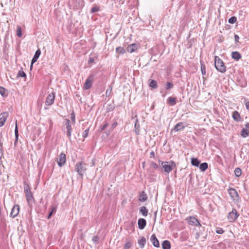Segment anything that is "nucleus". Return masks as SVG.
I'll list each match as a JSON object with an SVG mask.
<instances>
[{
    "label": "nucleus",
    "instance_id": "4c0bfd02",
    "mask_svg": "<svg viewBox=\"0 0 249 249\" xmlns=\"http://www.w3.org/2000/svg\"><path fill=\"white\" fill-rule=\"evenodd\" d=\"M112 89V87L111 85L109 86L108 88L107 89L106 91V96L107 97L109 96L111 94V91Z\"/></svg>",
    "mask_w": 249,
    "mask_h": 249
},
{
    "label": "nucleus",
    "instance_id": "603ef678",
    "mask_svg": "<svg viewBox=\"0 0 249 249\" xmlns=\"http://www.w3.org/2000/svg\"><path fill=\"white\" fill-rule=\"evenodd\" d=\"M3 151L2 148V142L1 140L0 139V154H2Z\"/></svg>",
    "mask_w": 249,
    "mask_h": 249
},
{
    "label": "nucleus",
    "instance_id": "c03bdc74",
    "mask_svg": "<svg viewBox=\"0 0 249 249\" xmlns=\"http://www.w3.org/2000/svg\"><path fill=\"white\" fill-rule=\"evenodd\" d=\"M56 211V208L55 207H53L52 209V210L51 211V212L49 213L48 215V219H49L50 218V217H51V216L52 215L54 211Z\"/></svg>",
    "mask_w": 249,
    "mask_h": 249
},
{
    "label": "nucleus",
    "instance_id": "6ab92c4d",
    "mask_svg": "<svg viewBox=\"0 0 249 249\" xmlns=\"http://www.w3.org/2000/svg\"><path fill=\"white\" fill-rule=\"evenodd\" d=\"M241 54L238 52H232L231 53V58L236 61L241 58Z\"/></svg>",
    "mask_w": 249,
    "mask_h": 249
},
{
    "label": "nucleus",
    "instance_id": "aec40b11",
    "mask_svg": "<svg viewBox=\"0 0 249 249\" xmlns=\"http://www.w3.org/2000/svg\"><path fill=\"white\" fill-rule=\"evenodd\" d=\"M232 118L233 120L238 122L241 121V116L239 112L237 111H234L232 113Z\"/></svg>",
    "mask_w": 249,
    "mask_h": 249
},
{
    "label": "nucleus",
    "instance_id": "09e8293b",
    "mask_svg": "<svg viewBox=\"0 0 249 249\" xmlns=\"http://www.w3.org/2000/svg\"><path fill=\"white\" fill-rule=\"evenodd\" d=\"M92 240L95 243H97L99 240V237L97 236H94L92 237Z\"/></svg>",
    "mask_w": 249,
    "mask_h": 249
},
{
    "label": "nucleus",
    "instance_id": "473e14b6",
    "mask_svg": "<svg viewBox=\"0 0 249 249\" xmlns=\"http://www.w3.org/2000/svg\"><path fill=\"white\" fill-rule=\"evenodd\" d=\"M115 108L114 105L112 104H109L106 107L107 112H108L112 111Z\"/></svg>",
    "mask_w": 249,
    "mask_h": 249
},
{
    "label": "nucleus",
    "instance_id": "a18cd8bd",
    "mask_svg": "<svg viewBox=\"0 0 249 249\" xmlns=\"http://www.w3.org/2000/svg\"><path fill=\"white\" fill-rule=\"evenodd\" d=\"M132 246V243L130 242H127L124 246V249H129Z\"/></svg>",
    "mask_w": 249,
    "mask_h": 249
},
{
    "label": "nucleus",
    "instance_id": "4be33fe9",
    "mask_svg": "<svg viewBox=\"0 0 249 249\" xmlns=\"http://www.w3.org/2000/svg\"><path fill=\"white\" fill-rule=\"evenodd\" d=\"M147 199V196L144 191H142L140 195L139 200L141 202H144Z\"/></svg>",
    "mask_w": 249,
    "mask_h": 249
},
{
    "label": "nucleus",
    "instance_id": "e433bc0d",
    "mask_svg": "<svg viewBox=\"0 0 249 249\" xmlns=\"http://www.w3.org/2000/svg\"><path fill=\"white\" fill-rule=\"evenodd\" d=\"M17 35L18 37H20L22 36L21 28L20 26H18L17 28Z\"/></svg>",
    "mask_w": 249,
    "mask_h": 249
},
{
    "label": "nucleus",
    "instance_id": "bf43d9fd",
    "mask_svg": "<svg viewBox=\"0 0 249 249\" xmlns=\"http://www.w3.org/2000/svg\"><path fill=\"white\" fill-rule=\"evenodd\" d=\"M117 124V123L116 122H115V123H113L112 124V128H114L115 127H116Z\"/></svg>",
    "mask_w": 249,
    "mask_h": 249
},
{
    "label": "nucleus",
    "instance_id": "864d4df0",
    "mask_svg": "<svg viewBox=\"0 0 249 249\" xmlns=\"http://www.w3.org/2000/svg\"><path fill=\"white\" fill-rule=\"evenodd\" d=\"M108 126V124L106 123L103 126H101V130H103L104 129H105L107 126Z\"/></svg>",
    "mask_w": 249,
    "mask_h": 249
},
{
    "label": "nucleus",
    "instance_id": "cd10ccee",
    "mask_svg": "<svg viewBox=\"0 0 249 249\" xmlns=\"http://www.w3.org/2000/svg\"><path fill=\"white\" fill-rule=\"evenodd\" d=\"M0 93L3 97H6L8 95V93L5 88L0 86Z\"/></svg>",
    "mask_w": 249,
    "mask_h": 249
},
{
    "label": "nucleus",
    "instance_id": "c85d7f7f",
    "mask_svg": "<svg viewBox=\"0 0 249 249\" xmlns=\"http://www.w3.org/2000/svg\"><path fill=\"white\" fill-rule=\"evenodd\" d=\"M241 136L243 138L248 137L249 136V130L243 128L241 130Z\"/></svg>",
    "mask_w": 249,
    "mask_h": 249
},
{
    "label": "nucleus",
    "instance_id": "052dcab7",
    "mask_svg": "<svg viewBox=\"0 0 249 249\" xmlns=\"http://www.w3.org/2000/svg\"><path fill=\"white\" fill-rule=\"evenodd\" d=\"M145 161H143L142 162V167L143 168H144V165H145Z\"/></svg>",
    "mask_w": 249,
    "mask_h": 249
},
{
    "label": "nucleus",
    "instance_id": "b1692460",
    "mask_svg": "<svg viewBox=\"0 0 249 249\" xmlns=\"http://www.w3.org/2000/svg\"><path fill=\"white\" fill-rule=\"evenodd\" d=\"M15 144H16V143L18 142V128L17 125V121H16V126L15 129Z\"/></svg>",
    "mask_w": 249,
    "mask_h": 249
},
{
    "label": "nucleus",
    "instance_id": "f704fd0d",
    "mask_svg": "<svg viewBox=\"0 0 249 249\" xmlns=\"http://www.w3.org/2000/svg\"><path fill=\"white\" fill-rule=\"evenodd\" d=\"M116 52L119 53L123 54L125 53V50L121 47H118L116 48Z\"/></svg>",
    "mask_w": 249,
    "mask_h": 249
},
{
    "label": "nucleus",
    "instance_id": "f03ea898",
    "mask_svg": "<svg viewBox=\"0 0 249 249\" xmlns=\"http://www.w3.org/2000/svg\"><path fill=\"white\" fill-rule=\"evenodd\" d=\"M214 66L216 69L221 73L226 71V67L223 61L217 56H215Z\"/></svg>",
    "mask_w": 249,
    "mask_h": 249
},
{
    "label": "nucleus",
    "instance_id": "13d9d810",
    "mask_svg": "<svg viewBox=\"0 0 249 249\" xmlns=\"http://www.w3.org/2000/svg\"><path fill=\"white\" fill-rule=\"evenodd\" d=\"M245 127L246 128V129H248L249 130V123H247L246 125H245Z\"/></svg>",
    "mask_w": 249,
    "mask_h": 249
},
{
    "label": "nucleus",
    "instance_id": "de8ad7c7",
    "mask_svg": "<svg viewBox=\"0 0 249 249\" xmlns=\"http://www.w3.org/2000/svg\"><path fill=\"white\" fill-rule=\"evenodd\" d=\"M89 128L87 129L86 130H85L84 131V132L83 133V138H85L88 137V134H89Z\"/></svg>",
    "mask_w": 249,
    "mask_h": 249
},
{
    "label": "nucleus",
    "instance_id": "7c9ffc66",
    "mask_svg": "<svg viewBox=\"0 0 249 249\" xmlns=\"http://www.w3.org/2000/svg\"><path fill=\"white\" fill-rule=\"evenodd\" d=\"M76 2L78 5H76L77 8H81L84 5V2L83 0H75Z\"/></svg>",
    "mask_w": 249,
    "mask_h": 249
},
{
    "label": "nucleus",
    "instance_id": "58836bf2",
    "mask_svg": "<svg viewBox=\"0 0 249 249\" xmlns=\"http://www.w3.org/2000/svg\"><path fill=\"white\" fill-rule=\"evenodd\" d=\"M17 77H26V74L22 70H20L18 73Z\"/></svg>",
    "mask_w": 249,
    "mask_h": 249
},
{
    "label": "nucleus",
    "instance_id": "dca6fc26",
    "mask_svg": "<svg viewBox=\"0 0 249 249\" xmlns=\"http://www.w3.org/2000/svg\"><path fill=\"white\" fill-rule=\"evenodd\" d=\"M138 49V45L135 43L131 44L128 45L126 48V51L130 53H132L137 50Z\"/></svg>",
    "mask_w": 249,
    "mask_h": 249
},
{
    "label": "nucleus",
    "instance_id": "5fc2aeb1",
    "mask_svg": "<svg viewBox=\"0 0 249 249\" xmlns=\"http://www.w3.org/2000/svg\"><path fill=\"white\" fill-rule=\"evenodd\" d=\"M239 37L237 35H234V39H235V42H238L239 41Z\"/></svg>",
    "mask_w": 249,
    "mask_h": 249
},
{
    "label": "nucleus",
    "instance_id": "20e7f679",
    "mask_svg": "<svg viewBox=\"0 0 249 249\" xmlns=\"http://www.w3.org/2000/svg\"><path fill=\"white\" fill-rule=\"evenodd\" d=\"M75 169L78 174L82 178L84 172L86 170V168L85 166V164H83L82 162H79L76 164Z\"/></svg>",
    "mask_w": 249,
    "mask_h": 249
},
{
    "label": "nucleus",
    "instance_id": "f3484780",
    "mask_svg": "<svg viewBox=\"0 0 249 249\" xmlns=\"http://www.w3.org/2000/svg\"><path fill=\"white\" fill-rule=\"evenodd\" d=\"M150 240L154 247L157 248L160 247L159 241L155 234L152 235Z\"/></svg>",
    "mask_w": 249,
    "mask_h": 249
},
{
    "label": "nucleus",
    "instance_id": "9b49d317",
    "mask_svg": "<svg viewBox=\"0 0 249 249\" xmlns=\"http://www.w3.org/2000/svg\"><path fill=\"white\" fill-rule=\"evenodd\" d=\"M229 193L230 196L233 200H236L238 197V193L236 190L234 189L230 188L229 189Z\"/></svg>",
    "mask_w": 249,
    "mask_h": 249
},
{
    "label": "nucleus",
    "instance_id": "c9c22d12",
    "mask_svg": "<svg viewBox=\"0 0 249 249\" xmlns=\"http://www.w3.org/2000/svg\"><path fill=\"white\" fill-rule=\"evenodd\" d=\"M234 174L236 177H239L242 174V171L240 168H236L234 170Z\"/></svg>",
    "mask_w": 249,
    "mask_h": 249
},
{
    "label": "nucleus",
    "instance_id": "49530a36",
    "mask_svg": "<svg viewBox=\"0 0 249 249\" xmlns=\"http://www.w3.org/2000/svg\"><path fill=\"white\" fill-rule=\"evenodd\" d=\"M71 122L73 124H75V119L74 112L73 111H72V112L71 113Z\"/></svg>",
    "mask_w": 249,
    "mask_h": 249
},
{
    "label": "nucleus",
    "instance_id": "9d476101",
    "mask_svg": "<svg viewBox=\"0 0 249 249\" xmlns=\"http://www.w3.org/2000/svg\"><path fill=\"white\" fill-rule=\"evenodd\" d=\"M19 212V206L18 205H14L11 210L10 215L12 217H16Z\"/></svg>",
    "mask_w": 249,
    "mask_h": 249
},
{
    "label": "nucleus",
    "instance_id": "a878e982",
    "mask_svg": "<svg viewBox=\"0 0 249 249\" xmlns=\"http://www.w3.org/2000/svg\"><path fill=\"white\" fill-rule=\"evenodd\" d=\"M135 131L137 135L140 134V124L138 123V120L137 119L134 124Z\"/></svg>",
    "mask_w": 249,
    "mask_h": 249
},
{
    "label": "nucleus",
    "instance_id": "2eb2a0df",
    "mask_svg": "<svg viewBox=\"0 0 249 249\" xmlns=\"http://www.w3.org/2000/svg\"><path fill=\"white\" fill-rule=\"evenodd\" d=\"M40 54H41V51L39 49H38L36 51V52L35 53V55L32 60L31 68H32V66H33V64L36 62V61L37 60Z\"/></svg>",
    "mask_w": 249,
    "mask_h": 249
},
{
    "label": "nucleus",
    "instance_id": "0e129e2a",
    "mask_svg": "<svg viewBox=\"0 0 249 249\" xmlns=\"http://www.w3.org/2000/svg\"><path fill=\"white\" fill-rule=\"evenodd\" d=\"M93 59L90 58V60H89V62H92L93 61Z\"/></svg>",
    "mask_w": 249,
    "mask_h": 249
},
{
    "label": "nucleus",
    "instance_id": "c756f323",
    "mask_svg": "<svg viewBox=\"0 0 249 249\" xmlns=\"http://www.w3.org/2000/svg\"><path fill=\"white\" fill-rule=\"evenodd\" d=\"M140 212L144 216H146L147 215L148 210H147V209L144 206H142V207H141Z\"/></svg>",
    "mask_w": 249,
    "mask_h": 249
},
{
    "label": "nucleus",
    "instance_id": "72a5a7b5",
    "mask_svg": "<svg viewBox=\"0 0 249 249\" xmlns=\"http://www.w3.org/2000/svg\"><path fill=\"white\" fill-rule=\"evenodd\" d=\"M176 98L174 97H169L167 101L171 105L174 106L176 104Z\"/></svg>",
    "mask_w": 249,
    "mask_h": 249
},
{
    "label": "nucleus",
    "instance_id": "a19ab883",
    "mask_svg": "<svg viewBox=\"0 0 249 249\" xmlns=\"http://www.w3.org/2000/svg\"><path fill=\"white\" fill-rule=\"evenodd\" d=\"M201 71L203 75L206 74V72L205 70V66L204 64L201 63Z\"/></svg>",
    "mask_w": 249,
    "mask_h": 249
},
{
    "label": "nucleus",
    "instance_id": "4468645a",
    "mask_svg": "<svg viewBox=\"0 0 249 249\" xmlns=\"http://www.w3.org/2000/svg\"><path fill=\"white\" fill-rule=\"evenodd\" d=\"M92 76H89L86 81L84 84V88L86 89H88L92 86Z\"/></svg>",
    "mask_w": 249,
    "mask_h": 249
},
{
    "label": "nucleus",
    "instance_id": "680f3d73",
    "mask_svg": "<svg viewBox=\"0 0 249 249\" xmlns=\"http://www.w3.org/2000/svg\"><path fill=\"white\" fill-rule=\"evenodd\" d=\"M199 233H196V238H198L199 237Z\"/></svg>",
    "mask_w": 249,
    "mask_h": 249
},
{
    "label": "nucleus",
    "instance_id": "4d7b16f0",
    "mask_svg": "<svg viewBox=\"0 0 249 249\" xmlns=\"http://www.w3.org/2000/svg\"><path fill=\"white\" fill-rule=\"evenodd\" d=\"M150 158H154V157H155V153H154V151H151L150 152Z\"/></svg>",
    "mask_w": 249,
    "mask_h": 249
},
{
    "label": "nucleus",
    "instance_id": "f257e3e1",
    "mask_svg": "<svg viewBox=\"0 0 249 249\" xmlns=\"http://www.w3.org/2000/svg\"><path fill=\"white\" fill-rule=\"evenodd\" d=\"M24 191L26 196L27 201L29 205L35 202L33 194L28 184L24 182Z\"/></svg>",
    "mask_w": 249,
    "mask_h": 249
},
{
    "label": "nucleus",
    "instance_id": "0eeeda50",
    "mask_svg": "<svg viewBox=\"0 0 249 249\" xmlns=\"http://www.w3.org/2000/svg\"><path fill=\"white\" fill-rule=\"evenodd\" d=\"M55 94L54 92L49 94L46 99L45 104L46 105L49 106L52 105L54 101Z\"/></svg>",
    "mask_w": 249,
    "mask_h": 249
},
{
    "label": "nucleus",
    "instance_id": "39448f33",
    "mask_svg": "<svg viewBox=\"0 0 249 249\" xmlns=\"http://www.w3.org/2000/svg\"><path fill=\"white\" fill-rule=\"evenodd\" d=\"M187 221L189 225L194 226H201L198 220L194 216H189L186 218Z\"/></svg>",
    "mask_w": 249,
    "mask_h": 249
},
{
    "label": "nucleus",
    "instance_id": "ddd939ff",
    "mask_svg": "<svg viewBox=\"0 0 249 249\" xmlns=\"http://www.w3.org/2000/svg\"><path fill=\"white\" fill-rule=\"evenodd\" d=\"M1 115V116L0 118V127H1L4 125L8 116V113L4 112L2 113Z\"/></svg>",
    "mask_w": 249,
    "mask_h": 249
},
{
    "label": "nucleus",
    "instance_id": "412c9836",
    "mask_svg": "<svg viewBox=\"0 0 249 249\" xmlns=\"http://www.w3.org/2000/svg\"><path fill=\"white\" fill-rule=\"evenodd\" d=\"M138 244L141 249H143L146 243V239L144 237H141L140 239L138 240Z\"/></svg>",
    "mask_w": 249,
    "mask_h": 249
},
{
    "label": "nucleus",
    "instance_id": "79ce46f5",
    "mask_svg": "<svg viewBox=\"0 0 249 249\" xmlns=\"http://www.w3.org/2000/svg\"><path fill=\"white\" fill-rule=\"evenodd\" d=\"M150 167L155 169H157L159 168V165L154 161H152L151 162Z\"/></svg>",
    "mask_w": 249,
    "mask_h": 249
},
{
    "label": "nucleus",
    "instance_id": "6e6d98bb",
    "mask_svg": "<svg viewBox=\"0 0 249 249\" xmlns=\"http://www.w3.org/2000/svg\"><path fill=\"white\" fill-rule=\"evenodd\" d=\"M246 108L247 109V110H248V111H249V101L248 102H247L246 103Z\"/></svg>",
    "mask_w": 249,
    "mask_h": 249
},
{
    "label": "nucleus",
    "instance_id": "f8f14e48",
    "mask_svg": "<svg viewBox=\"0 0 249 249\" xmlns=\"http://www.w3.org/2000/svg\"><path fill=\"white\" fill-rule=\"evenodd\" d=\"M185 128L184 123L180 122L178 123L172 130V131L178 132L183 130Z\"/></svg>",
    "mask_w": 249,
    "mask_h": 249
},
{
    "label": "nucleus",
    "instance_id": "8fccbe9b",
    "mask_svg": "<svg viewBox=\"0 0 249 249\" xmlns=\"http://www.w3.org/2000/svg\"><path fill=\"white\" fill-rule=\"evenodd\" d=\"M99 8L96 7H93L91 9L90 12L93 13L95 12L98 11Z\"/></svg>",
    "mask_w": 249,
    "mask_h": 249
},
{
    "label": "nucleus",
    "instance_id": "2f4dec72",
    "mask_svg": "<svg viewBox=\"0 0 249 249\" xmlns=\"http://www.w3.org/2000/svg\"><path fill=\"white\" fill-rule=\"evenodd\" d=\"M149 85L153 89H156L158 87L157 82L154 80H151Z\"/></svg>",
    "mask_w": 249,
    "mask_h": 249
},
{
    "label": "nucleus",
    "instance_id": "ea45409f",
    "mask_svg": "<svg viewBox=\"0 0 249 249\" xmlns=\"http://www.w3.org/2000/svg\"><path fill=\"white\" fill-rule=\"evenodd\" d=\"M237 20V18L235 17H231L229 19L228 22L230 23L233 24Z\"/></svg>",
    "mask_w": 249,
    "mask_h": 249
},
{
    "label": "nucleus",
    "instance_id": "e2e57ef3",
    "mask_svg": "<svg viewBox=\"0 0 249 249\" xmlns=\"http://www.w3.org/2000/svg\"><path fill=\"white\" fill-rule=\"evenodd\" d=\"M1 208H0V216H1Z\"/></svg>",
    "mask_w": 249,
    "mask_h": 249
},
{
    "label": "nucleus",
    "instance_id": "423d86ee",
    "mask_svg": "<svg viewBox=\"0 0 249 249\" xmlns=\"http://www.w3.org/2000/svg\"><path fill=\"white\" fill-rule=\"evenodd\" d=\"M161 166H162V168L164 169V171L165 172L169 173L172 170V166L169 163V162L161 161Z\"/></svg>",
    "mask_w": 249,
    "mask_h": 249
},
{
    "label": "nucleus",
    "instance_id": "393cba45",
    "mask_svg": "<svg viewBox=\"0 0 249 249\" xmlns=\"http://www.w3.org/2000/svg\"><path fill=\"white\" fill-rule=\"evenodd\" d=\"M200 161L198 160L197 158H192L191 159V164L192 165L198 167L200 164Z\"/></svg>",
    "mask_w": 249,
    "mask_h": 249
},
{
    "label": "nucleus",
    "instance_id": "7ed1b4c3",
    "mask_svg": "<svg viewBox=\"0 0 249 249\" xmlns=\"http://www.w3.org/2000/svg\"><path fill=\"white\" fill-rule=\"evenodd\" d=\"M239 213L235 208H233L232 211L230 212L228 215V219L230 222H233L239 216Z\"/></svg>",
    "mask_w": 249,
    "mask_h": 249
},
{
    "label": "nucleus",
    "instance_id": "3c124183",
    "mask_svg": "<svg viewBox=\"0 0 249 249\" xmlns=\"http://www.w3.org/2000/svg\"><path fill=\"white\" fill-rule=\"evenodd\" d=\"M216 233L218 234H222L224 232V231L221 228H219L216 231Z\"/></svg>",
    "mask_w": 249,
    "mask_h": 249
},
{
    "label": "nucleus",
    "instance_id": "5701e85b",
    "mask_svg": "<svg viewBox=\"0 0 249 249\" xmlns=\"http://www.w3.org/2000/svg\"><path fill=\"white\" fill-rule=\"evenodd\" d=\"M161 246L163 249H170L171 248L170 243L168 240L164 241L162 242Z\"/></svg>",
    "mask_w": 249,
    "mask_h": 249
},
{
    "label": "nucleus",
    "instance_id": "37998d69",
    "mask_svg": "<svg viewBox=\"0 0 249 249\" xmlns=\"http://www.w3.org/2000/svg\"><path fill=\"white\" fill-rule=\"evenodd\" d=\"M173 87V84L172 83L169 82H167L165 87L166 89L168 90L169 89H172Z\"/></svg>",
    "mask_w": 249,
    "mask_h": 249
},
{
    "label": "nucleus",
    "instance_id": "bb28decb",
    "mask_svg": "<svg viewBox=\"0 0 249 249\" xmlns=\"http://www.w3.org/2000/svg\"><path fill=\"white\" fill-rule=\"evenodd\" d=\"M208 167V163L206 162H203L201 164H200L199 166V169L201 171H206Z\"/></svg>",
    "mask_w": 249,
    "mask_h": 249
},
{
    "label": "nucleus",
    "instance_id": "a211bd4d",
    "mask_svg": "<svg viewBox=\"0 0 249 249\" xmlns=\"http://www.w3.org/2000/svg\"><path fill=\"white\" fill-rule=\"evenodd\" d=\"M146 221L145 219L143 218H140L138 220V225L139 228L141 230H142L146 226Z\"/></svg>",
    "mask_w": 249,
    "mask_h": 249
},
{
    "label": "nucleus",
    "instance_id": "6e6552de",
    "mask_svg": "<svg viewBox=\"0 0 249 249\" xmlns=\"http://www.w3.org/2000/svg\"><path fill=\"white\" fill-rule=\"evenodd\" d=\"M66 161V156L63 153H61L59 156L57 160L58 165L59 167H62L64 165Z\"/></svg>",
    "mask_w": 249,
    "mask_h": 249
},
{
    "label": "nucleus",
    "instance_id": "1a4fd4ad",
    "mask_svg": "<svg viewBox=\"0 0 249 249\" xmlns=\"http://www.w3.org/2000/svg\"><path fill=\"white\" fill-rule=\"evenodd\" d=\"M65 125L67 129V135L69 138H71L72 130L71 122L70 120L68 119H65Z\"/></svg>",
    "mask_w": 249,
    "mask_h": 249
}]
</instances>
